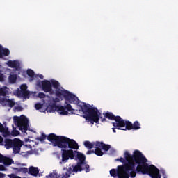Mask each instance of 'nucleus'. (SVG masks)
<instances>
[{"instance_id": "obj_34", "label": "nucleus", "mask_w": 178, "mask_h": 178, "mask_svg": "<svg viewBox=\"0 0 178 178\" xmlns=\"http://www.w3.org/2000/svg\"><path fill=\"white\" fill-rule=\"evenodd\" d=\"M49 177H50V178H59L60 176H58L56 173H50L49 175Z\"/></svg>"}, {"instance_id": "obj_24", "label": "nucleus", "mask_w": 178, "mask_h": 178, "mask_svg": "<svg viewBox=\"0 0 178 178\" xmlns=\"http://www.w3.org/2000/svg\"><path fill=\"white\" fill-rule=\"evenodd\" d=\"M95 148V149L94 150V154H95V155L97 156H102V155H104V152H102L101 147L96 146Z\"/></svg>"}, {"instance_id": "obj_46", "label": "nucleus", "mask_w": 178, "mask_h": 178, "mask_svg": "<svg viewBox=\"0 0 178 178\" xmlns=\"http://www.w3.org/2000/svg\"><path fill=\"white\" fill-rule=\"evenodd\" d=\"M112 130H113V133H116V127L112 128Z\"/></svg>"}, {"instance_id": "obj_10", "label": "nucleus", "mask_w": 178, "mask_h": 178, "mask_svg": "<svg viewBox=\"0 0 178 178\" xmlns=\"http://www.w3.org/2000/svg\"><path fill=\"white\" fill-rule=\"evenodd\" d=\"M62 161L60 162V163H66L67 161H69V159H74V151L72 149H62Z\"/></svg>"}, {"instance_id": "obj_38", "label": "nucleus", "mask_w": 178, "mask_h": 178, "mask_svg": "<svg viewBox=\"0 0 178 178\" xmlns=\"http://www.w3.org/2000/svg\"><path fill=\"white\" fill-rule=\"evenodd\" d=\"M6 170H8L5 168V165H0V172H6Z\"/></svg>"}, {"instance_id": "obj_22", "label": "nucleus", "mask_w": 178, "mask_h": 178, "mask_svg": "<svg viewBox=\"0 0 178 178\" xmlns=\"http://www.w3.org/2000/svg\"><path fill=\"white\" fill-rule=\"evenodd\" d=\"M63 170H66L67 172H65V174L63 175V177L65 178H69L70 177V175H72V173H73V167H69L68 168H64Z\"/></svg>"}, {"instance_id": "obj_14", "label": "nucleus", "mask_w": 178, "mask_h": 178, "mask_svg": "<svg viewBox=\"0 0 178 178\" xmlns=\"http://www.w3.org/2000/svg\"><path fill=\"white\" fill-rule=\"evenodd\" d=\"M10 54V51L8 49L3 48L2 45L0 44V58H3V56H9Z\"/></svg>"}, {"instance_id": "obj_43", "label": "nucleus", "mask_w": 178, "mask_h": 178, "mask_svg": "<svg viewBox=\"0 0 178 178\" xmlns=\"http://www.w3.org/2000/svg\"><path fill=\"white\" fill-rule=\"evenodd\" d=\"M3 138L2 136H0V145H3Z\"/></svg>"}, {"instance_id": "obj_40", "label": "nucleus", "mask_w": 178, "mask_h": 178, "mask_svg": "<svg viewBox=\"0 0 178 178\" xmlns=\"http://www.w3.org/2000/svg\"><path fill=\"white\" fill-rule=\"evenodd\" d=\"M91 154H94V150H88V151L86 152V154H87V155H91Z\"/></svg>"}, {"instance_id": "obj_39", "label": "nucleus", "mask_w": 178, "mask_h": 178, "mask_svg": "<svg viewBox=\"0 0 178 178\" xmlns=\"http://www.w3.org/2000/svg\"><path fill=\"white\" fill-rule=\"evenodd\" d=\"M8 176L10 178H22V177H19L17 175H15L14 174L8 175Z\"/></svg>"}, {"instance_id": "obj_1", "label": "nucleus", "mask_w": 178, "mask_h": 178, "mask_svg": "<svg viewBox=\"0 0 178 178\" xmlns=\"http://www.w3.org/2000/svg\"><path fill=\"white\" fill-rule=\"evenodd\" d=\"M115 161L122 163L118 165L116 169H111L110 175L114 178H129L136 177L137 172L143 175H149L152 178H161L159 169L154 165H148V160L139 150H135L133 154L126 150L124 153V158L116 159Z\"/></svg>"}, {"instance_id": "obj_11", "label": "nucleus", "mask_w": 178, "mask_h": 178, "mask_svg": "<svg viewBox=\"0 0 178 178\" xmlns=\"http://www.w3.org/2000/svg\"><path fill=\"white\" fill-rule=\"evenodd\" d=\"M50 83L51 84V88L53 87L56 89V96L58 98H62V95L58 94H61V92H63V91H66V90L63 89V88H60V83H59V81H58L52 80Z\"/></svg>"}, {"instance_id": "obj_27", "label": "nucleus", "mask_w": 178, "mask_h": 178, "mask_svg": "<svg viewBox=\"0 0 178 178\" xmlns=\"http://www.w3.org/2000/svg\"><path fill=\"white\" fill-rule=\"evenodd\" d=\"M141 124H140V122L138 121H135L132 124V130H140L141 129Z\"/></svg>"}, {"instance_id": "obj_15", "label": "nucleus", "mask_w": 178, "mask_h": 178, "mask_svg": "<svg viewBox=\"0 0 178 178\" xmlns=\"http://www.w3.org/2000/svg\"><path fill=\"white\" fill-rule=\"evenodd\" d=\"M8 66L11 68L15 69V70H19V67H20V63H19L17 60H9L7 63Z\"/></svg>"}, {"instance_id": "obj_41", "label": "nucleus", "mask_w": 178, "mask_h": 178, "mask_svg": "<svg viewBox=\"0 0 178 178\" xmlns=\"http://www.w3.org/2000/svg\"><path fill=\"white\" fill-rule=\"evenodd\" d=\"M56 102H59V99H58V97L53 99V104H56Z\"/></svg>"}, {"instance_id": "obj_30", "label": "nucleus", "mask_w": 178, "mask_h": 178, "mask_svg": "<svg viewBox=\"0 0 178 178\" xmlns=\"http://www.w3.org/2000/svg\"><path fill=\"white\" fill-rule=\"evenodd\" d=\"M6 102L7 103V104L10 108H13V106H15V101L13 100L6 99Z\"/></svg>"}, {"instance_id": "obj_17", "label": "nucleus", "mask_w": 178, "mask_h": 178, "mask_svg": "<svg viewBox=\"0 0 178 178\" xmlns=\"http://www.w3.org/2000/svg\"><path fill=\"white\" fill-rule=\"evenodd\" d=\"M38 173H40V170L37 167H30L29 168V174L31 175V176L37 177L38 176Z\"/></svg>"}, {"instance_id": "obj_44", "label": "nucleus", "mask_w": 178, "mask_h": 178, "mask_svg": "<svg viewBox=\"0 0 178 178\" xmlns=\"http://www.w3.org/2000/svg\"><path fill=\"white\" fill-rule=\"evenodd\" d=\"M81 168L83 169L82 170H85L86 173H87V169L86 168V165H83L81 166Z\"/></svg>"}, {"instance_id": "obj_9", "label": "nucleus", "mask_w": 178, "mask_h": 178, "mask_svg": "<svg viewBox=\"0 0 178 178\" xmlns=\"http://www.w3.org/2000/svg\"><path fill=\"white\" fill-rule=\"evenodd\" d=\"M99 113H100V115H99V119H98V122H95L97 123V124H99V118H101L102 122H106V119H108L109 120H115V122H112L113 123H119L120 118L122 117L117 115L115 116L113 113L112 112H109L107 111L104 113H103V115H104V118H102V114L101 113V112L99 111Z\"/></svg>"}, {"instance_id": "obj_33", "label": "nucleus", "mask_w": 178, "mask_h": 178, "mask_svg": "<svg viewBox=\"0 0 178 178\" xmlns=\"http://www.w3.org/2000/svg\"><path fill=\"white\" fill-rule=\"evenodd\" d=\"M19 134H20V132L17 130H13L12 131V136H13V137H16V136H19Z\"/></svg>"}, {"instance_id": "obj_8", "label": "nucleus", "mask_w": 178, "mask_h": 178, "mask_svg": "<svg viewBox=\"0 0 178 178\" xmlns=\"http://www.w3.org/2000/svg\"><path fill=\"white\" fill-rule=\"evenodd\" d=\"M113 126L117 130H133V123L130 121L123 120L122 117L118 123L113 122Z\"/></svg>"}, {"instance_id": "obj_12", "label": "nucleus", "mask_w": 178, "mask_h": 178, "mask_svg": "<svg viewBox=\"0 0 178 178\" xmlns=\"http://www.w3.org/2000/svg\"><path fill=\"white\" fill-rule=\"evenodd\" d=\"M42 91L44 92H51L52 91V84L48 80H44L41 82Z\"/></svg>"}, {"instance_id": "obj_7", "label": "nucleus", "mask_w": 178, "mask_h": 178, "mask_svg": "<svg viewBox=\"0 0 178 178\" xmlns=\"http://www.w3.org/2000/svg\"><path fill=\"white\" fill-rule=\"evenodd\" d=\"M14 123L22 133H26L29 130V119L27 118H20L19 117H15Z\"/></svg>"}, {"instance_id": "obj_21", "label": "nucleus", "mask_w": 178, "mask_h": 178, "mask_svg": "<svg viewBox=\"0 0 178 178\" xmlns=\"http://www.w3.org/2000/svg\"><path fill=\"white\" fill-rule=\"evenodd\" d=\"M9 88L6 86L0 88V97H6L9 94Z\"/></svg>"}, {"instance_id": "obj_47", "label": "nucleus", "mask_w": 178, "mask_h": 178, "mask_svg": "<svg viewBox=\"0 0 178 178\" xmlns=\"http://www.w3.org/2000/svg\"><path fill=\"white\" fill-rule=\"evenodd\" d=\"M39 77H40V79H44V76L41 75V74L39 76Z\"/></svg>"}, {"instance_id": "obj_20", "label": "nucleus", "mask_w": 178, "mask_h": 178, "mask_svg": "<svg viewBox=\"0 0 178 178\" xmlns=\"http://www.w3.org/2000/svg\"><path fill=\"white\" fill-rule=\"evenodd\" d=\"M13 162L14 161L12 159L3 156L1 163H3L5 166H10V165H12V163H13Z\"/></svg>"}, {"instance_id": "obj_16", "label": "nucleus", "mask_w": 178, "mask_h": 178, "mask_svg": "<svg viewBox=\"0 0 178 178\" xmlns=\"http://www.w3.org/2000/svg\"><path fill=\"white\" fill-rule=\"evenodd\" d=\"M97 147H100V148H102L104 151L108 152V149H111V145H106L104 143V142H99L97 141Z\"/></svg>"}, {"instance_id": "obj_3", "label": "nucleus", "mask_w": 178, "mask_h": 178, "mask_svg": "<svg viewBox=\"0 0 178 178\" xmlns=\"http://www.w3.org/2000/svg\"><path fill=\"white\" fill-rule=\"evenodd\" d=\"M47 140L52 143L54 147L67 149V144L69 143V138L62 136H56L55 134H50L47 136Z\"/></svg>"}, {"instance_id": "obj_29", "label": "nucleus", "mask_w": 178, "mask_h": 178, "mask_svg": "<svg viewBox=\"0 0 178 178\" xmlns=\"http://www.w3.org/2000/svg\"><path fill=\"white\" fill-rule=\"evenodd\" d=\"M26 74L29 76V77H31V79H33V77H34V76H35V72H34V71L33 70H31V69H29V70H27V71H26Z\"/></svg>"}, {"instance_id": "obj_25", "label": "nucleus", "mask_w": 178, "mask_h": 178, "mask_svg": "<svg viewBox=\"0 0 178 178\" xmlns=\"http://www.w3.org/2000/svg\"><path fill=\"white\" fill-rule=\"evenodd\" d=\"M8 80L10 83L15 84V83H16V80H17V74H10Z\"/></svg>"}, {"instance_id": "obj_37", "label": "nucleus", "mask_w": 178, "mask_h": 178, "mask_svg": "<svg viewBox=\"0 0 178 178\" xmlns=\"http://www.w3.org/2000/svg\"><path fill=\"white\" fill-rule=\"evenodd\" d=\"M20 172H22L23 173H27V172H29V169L26 167L21 168Z\"/></svg>"}, {"instance_id": "obj_45", "label": "nucleus", "mask_w": 178, "mask_h": 178, "mask_svg": "<svg viewBox=\"0 0 178 178\" xmlns=\"http://www.w3.org/2000/svg\"><path fill=\"white\" fill-rule=\"evenodd\" d=\"M3 157V155H2L1 153H0V163H2V158Z\"/></svg>"}, {"instance_id": "obj_18", "label": "nucleus", "mask_w": 178, "mask_h": 178, "mask_svg": "<svg viewBox=\"0 0 178 178\" xmlns=\"http://www.w3.org/2000/svg\"><path fill=\"white\" fill-rule=\"evenodd\" d=\"M83 145L86 147V148H88V149H92V148H95V147H97V141L91 143L88 140H86L83 143Z\"/></svg>"}, {"instance_id": "obj_2", "label": "nucleus", "mask_w": 178, "mask_h": 178, "mask_svg": "<svg viewBox=\"0 0 178 178\" xmlns=\"http://www.w3.org/2000/svg\"><path fill=\"white\" fill-rule=\"evenodd\" d=\"M58 95H61V98L63 97L65 99V102L76 104V105L80 108L79 111L83 112V118H84L87 122H90L92 124H94V123H98V119L101 113H99V111L97 110V108L91 106L89 104L80 102V100H79V97L66 90L61 93L58 92Z\"/></svg>"}, {"instance_id": "obj_48", "label": "nucleus", "mask_w": 178, "mask_h": 178, "mask_svg": "<svg viewBox=\"0 0 178 178\" xmlns=\"http://www.w3.org/2000/svg\"><path fill=\"white\" fill-rule=\"evenodd\" d=\"M17 109H19V111H22V107L18 106V107L17 108Z\"/></svg>"}, {"instance_id": "obj_6", "label": "nucleus", "mask_w": 178, "mask_h": 178, "mask_svg": "<svg viewBox=\"0 0 178 178\" xmlns=\"http://www.w3.org/2000/svg\"><path fill=\"white\" fill-rule=\"evenodd\" d=\"M65 106H57V112H58L60 115H69V112H71L72 115H79L81 113V110L74 109L72 105L67 103V102H65Z\"/></svg>"}, {"instance_id": "obj_13", "label": "nucleus", "mask_w": 178, "mask_h": 178, "mask_svg": "<svg viewBox=\"0 0 178 178\" xmlns=\"http://www.w3.org/2000/svg\"><path fill=\"white\" fill-rule=\"evenodd\" d=\"M67 148L70 149H79V144L73 139H68Z\"/></svg>"}, {"instance_id": "obj_31", "label": "nucleus", "mask_w": 178, "mask_h": 178, "mask_svg": "<svg viewBox=\"0 0 178 178\" xmlns=\"http://www.w3.org/2000/svg\"><path fill=\"white\" fill-rule=\"evenodd\" d=\"M47 138L48 139V136H47L45 134L42 133L40 137L37 138V140H38V141H45Z\"/></svg>"}, {"instance_id": "obj_42", "label": "nucleus", "mask_w": 178, "mask_h": 178, "mask_svg": "<svg viewBox=\"0 0 178 178\" xmlns=\"http://www.w3.org/2000/svg\"><path fill=\"white\" fill-rule=\"evenodd\" d=\"M6 177V174H3V172H0V178Z\"/></svg>"}, {"instance_id": "obj_4", "label": "nucleus", "mask_w": 178, "mask_h": 178, "mask_svg": "<svg viewBox=\"0 0 178 178\" xmlns=\"http://www.w3.org/2000/svg\"><path fill=\"white\" fill-rule=\"evenodd\" d=\"M74 159H77L79 161L76 165L73 167V172H83L82 165H85V169H86V173L90 172V165L86 163V156L80 152L74 151Z\"/></svg>"}, {"instance_id": "obj_36", "label": "nucleus", "mask_w": 178, "mask_h": 178, "mask_svg": "<svg viewBox=\"0 0 178 178\" xmlns=\"http://www.w3.org/2000/svg\"><path fill=\"white\" fill-rule=\"evenodd\" d=\"M0 81H5V76L2 73V71L0 70Z\"/></svg>"}, {"instance_id": "obj_19", "label": "nucleus", "mask_w": 178, "mask_h": 178, "mask_svg": "<svg viewBox=\"0 0 178 178\" xmlns=\"http://www.w3.org/2000/svg\"><path fill=\"white\" fill-rule=\"evenodd\" d=\"M58 106H57L56 104L51 103L46 108V111L50 113L55 112V111H58Z\"/></svg>"}, {"instance_id": "obj_28", "label": "nucleus", "mask_w": 178, "mask_h": 178, "mask_svg": "<svg viewBox=\"0 0 178 178\" xmlns=\"http://www.w3.org/2000/svg\"><path fill=\"white\" fill-rule=\"evenodd\" d=\"M18 97H23L24 98H30V92L25 90L19 95H17Z\"/></svg>"}, {"instance_id": "obj_49", "label": "nucleus", "mask_w": 178, "mask_h": 178, "mask_svg": "<svg viewBox=\"0 0 178 178\" xmlns=\"http://www.w3.org/2000/svg\"><path fill=\"white\" fill-rule=\"evenodd\" d=\"M38 86H41V82H38Z\"/></svg>"}, {"instance_id": "obj_5", "label": "nucleus", "mask_w": 178, "mask_h": 178, "mask_svg": "<svg viewBox=\"0 0 178 178\" xmlns=\"http://www.w3.org/2000/svg\"><path fill=\"white\" fill-rule=\"evenodd\" d=\"M4 143L6 149L13 148L14 154H19V152H20L22 145H23V144L22 143V140L17 138H15L13 140L6 138L4 140Z\"/></svg>"}, {"instance_id": "obj_35", "label": "nucleus", "mask_w": 178, "mask_h": 178, "mask_svg": "<svg viewBox=\"0 0 178 178\" xmlns=\"http://www.w3.org/2000/svg\"><path fill=\"white\" fill-rule=\"evenodd\" d=\"M38 98L42 99V98H45V97H47V95H45V93H44V92H39L38 94Z\"/></svg>"}, {"instance_id": "obj_26", "label": "nucleus", "mask_w": 178, "mask_h": 178, "mask_svg": "<svg viewBox=\"0 0 178 178\" xmlns=\"http://www.w3.org/2000/svg\"><path fill=\"white\" fill-rule=\"evenodd\" d=\"M0 133H4L6 136H9L10 133L8 128L3 127V125L0 122Z\"/></svg>"}, {"instance_id": "obj_23", "label": "nucleus", "mask_w": 178, "mask_h": 178, "mask_svg": "<svg viewBox=\"0 0 178 178\" xmlns=\"http://www.w3.org/2000/svg\"><path fill=\"white\" fill-rule=\"evenodd\" d=\"M20 89H17L16 90L17 95L22 94V92H24V91H27V85H26V84L21 85Z\"/></svg>"}, {"instance_id": "obj_32", "label": "nucleus", "mask_w": 178, "mask_h": 178, "mask_svg": "<svg viewBox=\"0 0 178 178\" xmlns=\"http://www.w3.org/2000/svg\"><path fill=\"white\" fill-rule=\"evenodd\" d=\"M42 106H44L43 104L36 103L35 104V109H36V111H40V109H41L42 108Z\"/></svg>"}]
</instances>
